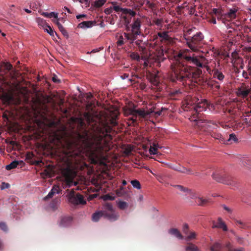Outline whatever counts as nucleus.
I'll use <instances>...</instances> for the list:
<instances>
[{
	"label": "nucleus",
	"mask_w": 251,
	"mask_h": 251,
	"mask_svg": "<svg viewBox=\"0 0 251 251\" xmlns=\"http://www.w3.org/2000/svg\"><path fill=\"white\" fill-rule=\"evenodd\" d=\"M19 165V161H13L9 164L6 166L5 169L7 170H10L12 169L15 168Z\"/></svg>",
	"instance_id": "36"
},
{
	"label": "nucleus",
	"mask_w": 251,
	"mask_h": 251,
	"mask_svg": "<svg viewBox=\"0 0 251 251\" xmlns=\"http://www.w3.org/2000/svg\"><path fill=\"white\" fill-rule=\"evenodd\" d=\"M131 183L133 187L135 188H136L137 189H140L141 188L140 182L136 179L131 180Z\"/></svg>",
	"instance_id": "40"
},
{
	"label": "nucleus",
	"mask_w": 251,
	"mask_h": 251,
	"mask_svg": "<svg viewBox=\"0 0 251 251\" xmlns=\"http://www.w3.org/2000/svg\"><path fill=\"white\" fill-rule=\"evenodd\" d=\"M251 88L249 85L243 83L241 86L238 88L237 95L243 98H247L251 93Z\"/></svg>",
	"instance_id": "12"
},
{
	"label": "nucleus",
	"mask_w": 251,
	"mask_h": 251,
	"mask_svg": "<svg viewBox=\"0 0 251 251\" xmlns=\"http://www.w3.org/2000/svg\"><path fill=\"white\" fill-rule=\"evenodd\" d=\"M42 20H43V19H38V25L40 26H42L43 28H45V27H46V25L42 22Z\"/></svg>",
	"instance_id": "61"
},
{
	"label": "nucleus",
	"mask_w": 251,
	"mask_h": 251,
	"mask_svg": "<svg viewBox=\"0 0 251 251\" xmlns=\"http://www.w3.org/2000/svg\"><path fill=\"white\" fill-rule=\"evenodd\" d=\"M236 239L237 242L239 244H241V245L243 244V243H244V238L243 237H239L238 236H236Z\"/></svg>",
	"instance_id": "51"
},
{
	"label": "nucleus",
	"mask_w": 251,
	"mask_h": 251,
	"mask_svg": "<svg viewBox=\"0 0 251 251\" xmlns=\"http://www.w3.org/2000/svg\"><path fill=\"white\" fill-rule=\"evenodd\" d=\"M217 228H221L224 231H226L227 230V227L225 223L223 221L221 218L219 217L218 218L217 223Z\"/></svg>",
	"instance_id": "25"
},
{
	"label": "nucleus",
	"mask_w": 251,
	"mask_h": 251,
	"mask_svg": "<svg viewBox=\"0 0 251 251\" xmlns=\"http://www.w3.org/2000/svg\"><path fill=\"white\" fill-rule=\"evenodd\" d=\"M130 57L135 60L139 61L140 59L139 54L137 52H132L130 54Z\"/></svg>",
	"instance_id": "43"
},
{
	"label": "nucleus",
	"mask_w": 251,
	"mask_h": 251,
	"mask_svg": "<svg viewBox=\"0 0 251 251\" xmlns=\"http://www.w3.org/2000/svg\"><path fill=\"white\" fill-rule=\"evenodd\" d=\"M59 25V29L60 31L62 33V34L63 35V36L67 38H69V34L68 32L65 30V29L64 28V27L62 26L61 24H58Z\"/></svg>",
	"instance_id": "39"
},
{
	"label": "nucleus",
	"mask_w": 251,
	"mask_h": 251,
	"mask_svg": "<svg viewBox=\"0 0 251 251\" xmlns=\"http://www.w3.org/2000/svg\"><path fill=\"white\" fill-rule=\"evenodd\" d=\"M168 232L169 234L174 235L179 239H183V236L182 235L180 231L176 228H171L169 230Z\"/></svg>",
	"instance_id": "21"
},
{
	"label": "nucleus",
	"mask_w": 251,
	"mask_h": 251,
	"mask_svg": "<svg viewBox=\"0 0 251 251\" xmlns=\"http://www.w3.org/2000/svg\"><path fill=\"white\" fill-rule=\"evenodd\" d=\"M179 191L184 193H188L190 191V190L187 188L184 187V186L180 185H176L174 186Z\"/></svg>",
	"instance_id": "41"
},
{
	"label": "nucleus",
	"mask_w": 251,
	"mask_h": 251,
	"mask_svg": "<svg viewBox=\"0 0 251 251\" xmlns=\"http://www.w3.org/2000/svg\"><path fill=\"white\" fill-rule=\"evenodd\" d=\"M62 175L64 176V181L62 183L64 189L70 187L73 184L75 185L76 184L74 182V172L69 168H66L62 171Z\"/></svg>",
	"instance_id": "6"
},
{
	"label": "nucleus",
	"mask_w": 251,
	"mask_h": 251,
	"mask_svg": "<svg viewBox=\"0 0 251 251\" xmlns=\"http://www.w3.org/2000/svg\"><path fill=\"white\" fill-rule=\"evenodd\" d=\"M212 178L216 181L223 184L230 185L231 186H235L236 185L235 181L232 178L227 176L225 173L217 171L212 174Z\"/></svg>",
	"instance_id": "4"
},
{
	"label": "nucleus",
	"mask_w": 251,
	"mask_h": 251,
	"mask_svg": "<svg viewBox=\"0 0 251 251\" xmlns=\"http://www.w3.org/2000/svg\"><path fill=\"white\" fill-rule=\"evenodd\" d=\"M198 101L199 99L194 98L192 102L191 101H187V105L192 106L197 102V104L194 105L192 107V108H194L195 112L197 114V116L196 117L197 118L195 119L194 121L196 122V125L198 126L206 128L207 126H209V124L211 123V122L207 120V119L201 118V116H200V112L206 110L208 105V103L206 100H201L199 102ZM193 116L194 118H195V114H193Z\"/></svg>",
	"instance_id": "3"
},
{
	"label": "nucleus",
	"mask_w": 251,
	"mask_h": 251,
	"mask_svg": "<svg viewBox=\"0 0 251 251\" xmlns=\"http://www.w3.org/2000/svg\"><path fill=\"white\" fill-rule=\"evenodd\" d=\"M97 197V194L90 195H89V197L88 198V201L92 200L93 199L96 198Z\"/></svg>",
	"instance_id": "59"
},
{
	"label": "nucleus",
	"mask_w": 251,
	"mask_h": 251,
	"mask_svg": "<svg viewBox=\"0 0 251 251\" xmlns=\"http://www.w3.org/2000/svg\"><path fill=\"white\" fill-rule=\"evenodd\" d=\"M117 205L121 210H125L128 207V203L124 201H119L117 202Z\"/></svg>",
	"instance_id": "37"
},
{
	"label": "nucleus",
	"mask_w": 251,
	"mask_h": 251,
	"mask_svg": "<svg viewBox=\"0 0 251 251\" xmlns=\"http://www.w3.org/2000/svg\"><path fill=\"white\" fill-rule=\"evenodd\" d=\"M186 251H201L198 247L192 243H188V245L185 247Z\"/></svg>",
	"instance_id": "30"
},
{
	"label": "nucleus",
	"mask_w": 251,
	"mask_h": 251,
	"mask_svg": "<svg viewBox=\"0 0 251 251\" xmlns=\"http://www.w3.org/2000/svg\"><path fill=\"white\" fill-rule=\"evenodd\" d=\"M130 114L137 117V115L142 118H145L147 116L149 115L148 112L145 111L144 109H135L134 108L129 109Z\"/></svg>",
	"instance_id": "14"
},
{
	"label": "nucleus",
	"mask_w": 251,
	"mask_h": 251,
	"mask_svg": "<svg viewBox=\"0 0 251 251\" xmlns=\"http://www.w3.org/2000/svg\"><path fill=\"white\" fill-rule=\"evenodd\" d=\"M59 19H58V18L57 19H55V20H52V22L57 25L58 28H59V25L58 24H61L59 23Z\"/></svg>",
	"instance_id": "62"
},
{
	"label": "nucleus",
	"mask_w": 251,
	"mask_h": 251,
	"mask_svg": "<svg viewBox=\"0 0 251 251\" xmlns=\"http://www.w3.org/2000/svg\"><path fill=\"white\" fill-rule=\"evenodd\" d=\"M235 224L239 228L247 229L251 228V226L248 222H244L241 220H235Z\"/></svg>",
	"instance_id": "18"
},
{
	"label": "nucleus",
	"mask_w": 251,
	"mask_h": 251,
	"mask_svg": "<svg viewBox=\"0 0 251 251\" xmlns=\"http://www.w3.org/2000/svg\"><path fill=\"white\" fill-rule=\"evenodd\" d=\"M0 229L4 231H7L8 230L7 225L4 222L0 223Z\"/></svg>",
	"instance_id": "48"
},
{
	"label": "nucleus",
	"mask_w": 251,
	"mask_h": 251,
	"mask_svg": "<svg viewBox=\"0 0 251 251\" xmlns=\"http://www.w3.org/2000/svg\"><path fill=\"white\" fill-rule=\"evenodd\" d=\"M212 13L215 15L218 20H220L222 23H226V17H225V13H224L222 8H213Z\"/></svg>",
	"instance_id": "13"
},
{
	"label": "nucleus",
	"mask_w": 251,
	"mask_h": 251,
	"mask_svg": "<svg viewBox=\"0 0 251 251\" xmlns=\"http://www.w3.org/2000/svg\"><path fill=\"white\" fill-rule=\"evenodd\" d=\"M68 198L69 201L75 205L85 204L86 203V201L84 200L83 196L79 193L75 194V192L73 190H72L69 193Z\"/></svg>",
	"instance_id": "8"
},
{
	"label": "nucleus",
	"mask_w": 251,
	"mask_h": 251,
	"mask_svg": "<svg viewBox=\"0 0 251 251\" xmlns=\"http://www.w3.org/2000/svg\"><path fill=\"white\" fill-rule=\"evenodd\" d=\"M238 139L234 133L230 134L228 139H226V143L228 144V142L233 141L235 143L238 142Z\"/></svg>",
	"instance_id": "38"
},
{
	"label": "nucleus",
	"mask_w": 251,
	"mask_h": 251,
	"mask_svg": "<svg viewBox=\"0 0 251 251\" xmlns=\"http://www.w3.org/2000/svg\"><path fill=\"white\" fill-rule=\"evenodd\" d=\"M87 15L85 14H81V15H78L76 16V18L77 19H81V18H86Z\"/></svg>",
	"instance_id": "60"
},
{
	"label": "nucleus",
	"mask_w": 251,
	"mask_h": 251,
	"mask_svg": "<svg viewBox=\"0 0 251 251\" xmlns=\"http://www.w3.org/2000/svg\"><path fill=\"white\" fill-rule=\"evenodd\" d=\"M225 247L227 251H245L244 249L240 248L239 249H233L231 244L228 242L225 245Z\"/></svg>",
	"instance_id": "33"
},
{
	"label": "nucleus",
	"mask_w": 251,
	"mask_h": 251,
	"mask_svg": "<svg viewBox=\"0 0 251 251\" xmlns=\"http://www.w3.org/2000/svg\"><path fill=\"white\" fill-rule=\"evenodd\" d=\"M42 22L46 25V27H45V28L44 29L47 33H48L52 37H54L55 34L57 35L56 33L54 32L52 28L46 24L45 21L42 20Z\"/></svg>",
	"instance_id": "24"
},
{
	"label": "nucleus",
	"mask_w": 251,
	"mask_h": 251,
	"mask_svg": "<svg viewBox=\"0 0 251 251\" xmlns=\"http://www.w3.org/2000/svg\"><path fill=\"white\" fill-rule=\"evenodd\" d=\"M52 80L54 82L56 83H59L60 82V79H59L57 78V76L56 75H54L53 77H52Z\"/></svg>",
	"instance_id": "56"
},
{
	"label": "nucleus",
	"mask_w": 251,
	"mask_h": 251,
	"mask_svg": "<svg viewBox=\"0 0 251 251\" xmlns=\"http://www.w3.org/2000/svg\"><path fill=\"white\" fill-rule=\"evenodd\" d=\"M163 59L161 56H156L155 58V62L158 64H159L161 61H163Z\"/></svg>",
	"instance_id": "57"
},
{
	"label": "nucleus",
	"mask_w": 251,
	"mask_h": 251,
	"mask_svg": "<svg viewBox=\"0 0 251 251\" xmlns=\"http://www.w3.org/2000/svg\"><path fill=\"white\" fill-rule=\"evenodd\" d=\"M51 190H52L54 192L55 194H59L61 191V189L59 188V187L58 185H54L52 187Z\"/></svg>",
	"instance_id": "45"
},
{
	"label": "nucleus",
	"mask_w": 251,
	"mask_h": 251,
	"mask_svg": "<svg viewBox=\"0 0 251 251\" xmlns=\"http://www.w3.org/2000/svg\"><path fill=\"white\" fill-rule=\"evenodd\" d=\"M54 194H55L54 192L51 190L50 191L48 195L45 198V200L51 198Z\"/></svg>",
	"instance_id": "52"
},
{
	"label": "nucleus",
	"mask_w": 251,
	"mask_h": 251,
	"mask_svg": "<svg viewBox=\"0 0 251 251\" xmlns=\"http://www.w3.org/2000/svg\"><path fill=\"white\" fill-rule=\"evenodd\" d=\"M249 74L250 72H248V71L246 70H243L242 75L244 78L246 79H249L250 78V76H251V75Z\"/></svg>",
	"instance_id": "44"
},
{
	"label": "nucleus",
	"mask_w": 251,
	"mask_h": 251,
	"mask_svg": "<svg viewBox=\"0 0 251 251\" xmlns=\"http://www.w3.org/2000/svg\"><path fill=\"white\" fill-rule=\"evenodd\" d=\"M223 246L222 244L219 242L214 243L210 247L211 251H221Z\"/></svg>",
	"instance_id": "32"
},
{
	"label": "nucleus",
	"mask_w": 251,
	"mask_h": 251,
	"mask_svg": "<svg viewBox=\"0 0 251 251\" xmlns=\"http://www.w3.org/2000/svg\"><path fill=\"white\" fill-rule=\"evenodd\" d=\"M134 43L138 48L137 50L142 55V58L143 59L146 60L151 57L148 49L147 48L148 43L147 42L136 39L134 41Z\"/></svg>",
	"instance_id": "7"
},
{
	"label": "nucleus",
	"mask_w": 251,
	"mask_h": 251,
	"mask_svg": "<svg viewBox=\"0 0 251 251\" xmlns=\"http://www.w3.org/2000/svg\"><path fill=\"white\" fill-rule=\"evenodd\" d=\"M213 77L220 81H223L225 75L221 72L216 70L213 73Z\"/></svg>",
	"instance_id": "26"
},
{
	"label": "nucleus",
	"mask_w": 251,
	"mask_h": 251,
	"mask_svg": "<svg viewBox=\"0 0 251 251\" xmlns=\"http://www.w3.org/2000/svg\"><path fill=\"white\" fill-rule=\"evenodd\" d=\"M105 2V0H97L95 1L94 5L95 7L99 8L104 5Z\"/></svg>",
	"instance_id": "42"
},
{
	"label": "nucleus",
	"mask_w": 251,
	"mask_h": 251,
	"mask_svg": "<svg viewBox=\"0 0 251 251\" xmlns=\"http://www.w3.org/2000/svg\"><path fill=\"white\" fill-rule=\"evenodd\" d=\"M13 68L12 65L8 62H1L0 64V72L2 73V70L3 69L6 71L4 73L11 70Z\"/></svg>",
	"instance_id": "23"
},
{
	"label": "nucleus",
	"mask_w": 251,
	"mask_h": 251,
	"mask_svg": "<svg viewBox=\"0 0 251 251\" xmlns=\"http://www.w3.org/2000/svg\"><path fill=\"white\" fill-rule=\"evenodd\" d=\"M112 127L108 123L100 124L90 132L84 130L78 133L75 141H67L63 145L64 157L68 161L76 163L89 156L93 162H96L109 151L112 147Z\"/></svg>",
	"instance_id": "1"
},
{
	"label": "nucleus",
	"mask_w": 251,
	"mask_h": 251,
	"mask_svg": "<svg viewBox=\"0 0 251 251\" xmlns=\"http://www.w3.org/2000/svg\"><path fill=\"white\" fill-rule=\"evenodd\" d=\"M196 233L193 231H189V234L186 235L185 240L186 241H190L192 240L195 239L196 238Z\"/></svg>",
	"instance_id": "35"
},
{
	"label": "nucleus",
	"mask_w": 251,
	"mask_h": 251,
	"mask_svg": "<svg viewBox=\"0 0 251 251\" xmlns=\"http://www.w3.org/2000/svg\"><path fill=\"white\" fill-rule=\"evenodd\" d=\"M1 99L3 102L7 104H10L14 102V98L12 95L4 93L1 96Z\"/></svg>",
	"instance_id": "17"
},
{
	"label": "nucleus",
	"mask_w": 251,
	"mask_h": 251,
	"mask_svg": "<svg viewBox=\"0 0 251 251\" xmlns=\"http://www.w3.org/2000/svg\"><path fill=\"white\" fill-rule=\"evenodd\" d=\"M247 69L248 72H250V74L251 75V59L248 61V64L247 65Z\"/></svg>",
	"instance_id": "53"
},
{
	"label": "nucleus",
	"mask_w": 251,
	"mask_h": 251,
	"mask_svg": "<svg viewBox=\"0 0 251 251\" xmlns=\"http://www.w3.org/2000/svg\"><path fill=\"white\" fill-rule=\"evenodd\" d=\"M72 220V218L70 216L62 217L59 223V225L61 227L68 226L71 225Z\"/></svg>",
	"instance_id": "16"
},
{
	"label": "nucleus",
	"mask_w": 251,
	"mask_h": 251,
	"mask_svg": "<svg viewBox=\"0 0 251 251\" xmlns=\"http://www.w3.org/2000/svg\"><path fill=\"white\" fill-rule=\"evenodd\" d=\"M211 136L216 139H217L218 140H219V141L220 142H222L223 143H226V138L223 137L221 134L220 133H212L211 134Z\"/></svg>",
	"instance_id": "29"
},
{
	"label": "nucleus",
	"mask_w": 251,
	"mask_h": 251,
	"mask_svg": "<svg viewBox=\"0 0 251 251\" xmlns=\"http://www.w3.org/2000/svg\"><path fill=\"white\" fill-rule=\"evenodd\" d=\"M95 24L96 22L94 21H84L79 23L77 25V27L80 28H90L95 25Z\"/></svg>",
	"instance_id": "19"
},
{
	"label": "nucleus",
	"mask_w": 251,
	"mask_h": 251,
	"mask_svg": "<svg viewBox=\"0 0 251 251\" xmlns=\"http://www.w3.org/2000/svg\"><path fill=\"white\" fill-rule=\"evenodd\" d=\"M10 187V184L8 183L2 182L0 186V189L3 190L4 189L8 188Z\"/></svg>",
	"instance_id": "49"
},
{
	"label": "nucleus",
	"mask_w": 251,
	"mask_h": 251,
	"mask_svg": "<svg viewBox=\"0 0 251 251\" xmlns=\"http://www.w3.org/2000/svg\"><path fill=\"white\" fill-rule=\"evenodd\" d=\"M103 217L111 222L118 220L120 215L118 212L115 211L113 205L110 203H106L102 207Z\"/></svg>",
	"instance_id": "5"
},
{
	"label": "nucleus",
	"mask_w": 251,
	"mask_h": 251,
	"mask_svg": "<svg viewBox=\"0 0 251 251\" xmlns=\"http://www.w3.org/2000/svg\"><path fill=\"white\" fill-rule=\"evenodd\" d=\"M141 21L139 19L135 20L132 25L131 31L135 35H140L141 34L140 31Z\"/></svg>",
	"instance_id": "15"
},
{
	"label": "nucleus",
	"mask_w": 251,
	"mask_h": 251,
	"mask_svg": "<svg viewBox=\"0 0 251 251\" xmlns=\"http://www.w3.org/2000/svg\"><path fill=\"white\" fill-rule=\"evenodd\" d=\"M160 146L158 145L153 143L152 146H151V148L149 150V152L151 154H157V149L158 148H160Z\"/></svg>",
	"instance_id": "31"
},
{
	"label": "nucleus",
	"mask_w": 251,
	"mask_h": 251,
	"mask_svg": "<svg viewBox=\"0 0 251 251\" xmlns=\"http://www.w3.org/2000/svg\"><path fill=\"white\" fill-rule=\"evenodd\" d=\"M190 231L189 230V226L188 224H185L183 226V232L184 234L186 235H187L189 234V232Z\"/></svg>",
	"instance_id": "47"
},
{
	"label": "nucleus",
	"mask_w": 251,
	"mask_h": 251,
	"mask_svg": "<svg viewBox=\"0 0 251 251\" xmlns=\"http://www.w3.org/2000/svg\"><path fill=\"white\" fill-rule=\"evenodd\" d=\"M182 93V92L181 90H173L170 92V96L172 98H173L174 99H176V97H178L179 96H180Z\"/></svg>",
	"instance_id": "34"
},
{
	"label": "nucleus",
	"mask_w": 251,
	"mask_h": 251,
	"mask_svg": "<svg viewBox=\"0 0 251 251\" xmlns=\"http://www.w3.org/2000/svg\"><path fill=\"white\" fill-rule=\"evenodd\" d=\"M104 12L107 15H109V14H110L111 13H112V12H113V9H112V6H110V7L106 8L104 10Z\"/></svg>",
	"instance_id": "50"
},
{
	"label": "nucleus",
	"mask_w": 251,
	"mask_h": 251,
	"mask_svg": "<svg viewBox=\"0 0 251 251\" xmlns=\"http://www.w3.org/2000/svg\"><path fill=\"white\" fill-rule=\"evenodd\" d=\"M223 208L227 211L229 214H231L232 212V210L231 209L229 208L228 207L226 206V205H222Z\"/></svg>",
	"instance_id": "55"
},
{
	"label": "nucleus",
	"mask_w": 251,
	"mask_h": 251,
	"mask_svg": "<svg viewBox=\"0 0 251 251\" xmlns=\"http://www.w3.org/2000/svg\"><path fill=\"white\" fill-rule=\"evenodd\" d=\"M168 33V31L159 32L157 34H155L152 36L151 40L155 41V40H157L158 38H159L160 41L161 42H164L166 44L169 43L171 42L172 38L169 36Z\"/></svg>",
	"instance_id": "11"
},
{
	"label": "nucleus",
	"mask_w": 251,
	"mask_h": 251,
	"mask_svg": "<svg viewBox=\"0 0 251 251\" xmlns=\"http://www.w3.org/2000/svg\"><path fill=\"white\" fill-rule=\"evenodd\" d=\"M227 12L225 13V17L230 20L235 19L239 14L240 8L236 4H233L231 7H227Z\"/></svg>",
	"instance_id": "9"
},
{
	"label": "nucleus",
	"mask_w": 251,
	"mask_h": 251,
	"mask_svg": "<svg viewBox=\"0 0 251 251\" xmlns=\"http://www.w3.org/2000/svg\"><path fill=\"white\" fill-rule=\"evenodd\" d=\"M113 11L119 13L121 12L124 14H129L132 17H134L136 15V13L135 11L128 8H123L121 7L119 5L117 4V2L113 1L111 2Z\"/></svg>",
	"instance_id": "10"
},
{
	"label": "nucleus",
	"mask_w": 251,
	"mask_h": 251,
	"mask_svg": "<svg viewBox=\"0 0 251 251\" xmlns=\"http://www.w3.org/2000/svg\"><path fill=\"white\" fill-rule=\"evenodd\" d=\"M103 217L102 209L94 213L92 215V220L94 222H98L101 217Z\"/></svg>",
	"instance_id": "27"
},
{
	"label": "nucleus",
	"mask_w": 251,
	"mask_h": 251,
	"mask_svg": "<svg viewBox=\"0 0 251 251\" xmlns=\"http://www.w3.org/2000/svg\"><path fill=\"white\" fill-rule=\"evenodd\" d=\"M175 171H178L181 173L192 174V171L190 169H187L183 166H181L180 164L176 165Z\"/></svg>",
	"instance_id": "20"
},
{
	"label": "nucleus",
	"mask_w": 251,
	"mask_h": 251,
	"mask_svg": "<svg viewBox=\"0 0 251 251\" xmlns=\"http://www.w3.org/2000/svg\"><path fill=\"white\" fill-rule=\"evenodd\" d=\"M196 203L200 206H205L209 202L208 200L202 198L198 197L196 199Z\"/></svg>",
	"instance_id": "28"
},
{
	"label": "nucleus",
	"mask_w": 251,
	"mask_h": 251,
	"mask_svg": "<svg viewBox=\"0 0 251 251\" xmlns=\"http://www.w3.org/2000/svg\"><path fill=\"white\" fill-rule=\"evenodd\" d=\"M168 166L169 168H170L174 170H175L176 165H175V164H168Z\"/></svg>",
	"instance_id": "63"
},
{
	"label": "nucleus",
	"mask_w": 251,
	"mask_h": 251,
	"mask_svg": "<svg viewBox=\"0 0 251 251\" xmlns=\"http://www.w3.org/2000/svg\"><path fill=\"white\" fill-rule=\"evenodd\" d=\"M124 44V39L122 35H121L117 42V45L118 46H121Z\"/></svg>",
	"instance_id": "46"
},
{
	"label": "nucleus",
	"mask_w": 251,
	"mask_h": 251,
	"mask_svg": "<svg viewBox=\"0 0 251 251\" xmlns=\"http://www.w3.org/2000/svg\"><path fill=\"white\" fill-rule=\"evenodd\" d=\"M129 120L132 121V123L133 124H134V123H136V121H137L136 117L133 116L132 117L129 119Z\"/></svg>",
	"instance_id": "64"
},
{
	"label": "nucleus",
	"mask_w": 251,
	"mask_h": 251,
	"mask_svg": "<svg viewBox=\"0 0 251 251\" xmlns=\"http://www.w3.org/2000/svg\"><path fill=\"white\" fill-rule=\"evenodd\" d=\"M126 39L129 41L131 44H133L134 41L137 39V37L138 35H135L131 31V33H127L125 32L124 33Z\"/></svg>",
	"instance_id": "22"
},
{
	"label": "nucleus",
	"mask_w": 251,
	"mask_h": 251,
	"mask_svg": "<svg viewBox=\"0 0 251 251\" xmlns=\"http://www.w3.org/2000/svg\"><path fill=\"white\" fill-rule=\"evenodd\" d=\"M86 99L88 101H89L93 98V96L91 93H88L86 94Z\"/></svg>",
	"instance_id": "58"
},
{
	"label": "nucleus",
	"mask_w": 251,
	"mask_h": 251,
	"mask_svg": "<svg viewBox=\"0 0 251 251\" xmlns=\"http://www.w3.org/2000/svg\"><path fill=\"white\" fill-rule=\"evenodd\" d=\"M192 31V29H189L184 34L186 44L192 51L188 49L181 50L179 56L187 63L194 65L198 68L192 70L180 63L172 66L170 80L173 82H179L183 84L188 85L192 82L197 83V79L200 77L202 73L201 68H205L208 72L211 71L210 67L208 66V60L203 55H196L193 53L198 52L201 47L203 36L201 32H198L193 36H189Z\"/></svg>",
	"instance_id": "2"
},
{
	"label": "nucleus",
	"mask_w": 251,
	"mask_h": 251,
	"mask_svg": "<svg viewBox=\"0 0 251 251\" xmlns=\"http://www.w3.org/2000/svg\"><path fill=\"white\" fill-rule=\"evenodd\" d=\"M49 18H50L51 17H54V18L55 19H57V16H58V13H55L54 12H51L49 14Z\"/></svg>",
	"instance_id": "54"
}]
</instances>
